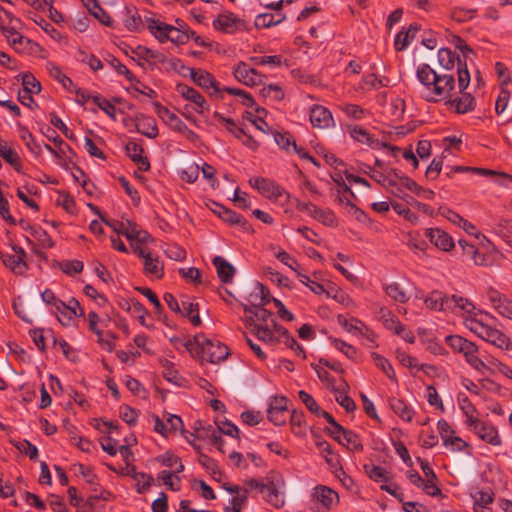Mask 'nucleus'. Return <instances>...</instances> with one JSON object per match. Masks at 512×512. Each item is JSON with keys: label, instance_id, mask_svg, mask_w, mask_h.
<instances>
[{"label": "nucleus", "instance_id": "1", "mask_svg": "<svg viewBox=\"0 0 512 512\" xmlns=\"http://www.w3.org/2000/svg\"><path fill=\"white\" fill-rule=\"evenodd\" d=\"M417 78L427 90V101L438 102L453 97L455 79L452 74H438L428 64H421L417 68Z\"/></svg>", "mask_w": 512, "mask_h": 512}, {"label": "nucleus", "instance_id": "2", "mask_svg": "<svg viewBox=\"0 0 512 512\" xmlns=\"http://www.w3.org/2000/svg\"><path fill=\"white\" fill-rule=\"evenodd\" d=\"M284 486L283 476L277 471H270L264 481L256 479L245 481L244 491L247 493L249 490L257 489L269 504L279 508L284 505L283 492L281 491Z\"/></svg>", "mask_w": 512, "mask_h": 512}, {"label": "nucleus", "instance_id": "3", "mask_svg": "<svg viewBox=\"0 0 512 512\" xmlns=\"http://www.w3.org/2000/svg\"><path fill=\"white\" fill-rule=\"evenodd\" d=\"M426 306L435 311H451L455 314L472 313L475 309L473 303L468 299L453 294L446 295L440 291H432L425 299Z\"/></svg>", "mask_w": 512, "mask_h": 512}, {"label": "nucleus", "instance_id": "4", "mask_svg": "<svg viewBox=\"0 0 512 512\" xmlns=\"http://www.w3.org/2000/svg\"><path fill=\"white\" fill-rule=\"evenodd\" d=\"M146 24L150 33L160 42L171 41L177 45L185 44L190 39V35H195V32L189 30L184 24L175 27L154 18H147Z\"/></svg>", "mask_w": 512, "mask_h": 512}, {"label": "nucleus", "instance_id": "5", "mask_svg": "<svg viewBox=\"0 0 512 512\" xmlns=\"http://www.w3.org/2000/svg\"><path fill=\"white\" fill-rule=\"evenodd\" d=\"M187 348L196 350L197 355L202 361L210 363H219L225 360L228 355L227 346L218 341L208 339L202 333L195 335L193 341L187 343Z\"/></svg>", "mask_w": 512, "mask_h": 512}, {"label": "nucleus", "instance_id": "6", "mask_svg": "<svg viewBox=\"0 0 512 512\" xmlns=\"http://www.w3.org/2000/svg\"><path fill=\"white\" fill-rule=\"evenodd\" d=\"M457 76L458 88L461 96L448 99L447 104L455 108V111L458 114H465L474 110L476 105L474 97L471 94L464 92L470 84V73L465 63H459Z\"/></svg>", "mask_w": 512, "mask_h": 512}, {"label": "nucleus", "instance_id": "7", "mask_svg": "<svg viewBox=\"0 0 512 512\" xmlns=\"http://www.w3.org/2000/svg\"><path fill=\"white\" fill-rule=\"evenodd\" d=\"M466 326L478 337L499 349L509 350L512 345L510 338L504 332L483 323L481 320L469 319Z\"/></svg>", "mask_w": 512, "mask_h": 512}, {"label": "nucleus", "instance_id": "8", "mask_svg": "<svg viewBox=\"0 0 512 512\" xmlns=\"http://www.w3.org/2000/svg\"><path fill=\"white\" fill-rule=\"evenodd\" d=\"M446 343L455 352L463 354L467 363L479 372L487 369L486 364L478 357V347L471 341L459 336L451 335L446 337Z\"/></svg>", "mask_w": 512, "mask_h": 512}, {"label": "nucleus", "instance_id": "9", "mask_svg": "<svg viewBox=\"0 0 512 512\" xmlns=\"http://www.w3.org/2000/svg\"><path fill=\"white\" fill-rule=\"evenodd\" d=\"M338 503V493L326 485H317L311 490L310 504L315 512H329Z\"/></svg>", "mask_w": 512, "mask_h": 512}, {"label": "nucleus", "instance_id": "10", "mask_svg": "<svg viewBox=\"0 0 512 512\" xmlns=\"http://www.w3.org/2000/svg\"><path fill=\"white\" fill-rule=\"evenodd\" d=\"M135 253L143 260V272L147 277L161 279L164 276V263L160 257L148 249L136 247Z\"/></svg>", "mask_w": 512, "mask_h": 512}, {"label": "nucleus", "instance_id": "11", "mask_svg": "<svg viewBox=\"0 0 512 512\" xmlns=\"http://www.w3.org/2000/svg\"><path fill=\"white\" fill-rule=\"evenodd\" d=\"M296 209L307 213L309 216L326 226H336L337 220L335 214L330 209H323L311 202L295 201Z\"/></svg>", "mask_w": 512, "mask_h": 512}, {"label": "nucleus", "instance_id": "12", "mask_svg": "<svg viewBox=\"0 0 512 512\" xmlns=\"http://www.w3.org/2000/svg\"><path fill=\"white\" fill-rule=\"evenodd\" d=\"M328 434L333 437L340 445L346 447L351 452H360L363 450L362 442L359 436L341 426V429H327Z\"/></svg>", "mask_w": 512, "mask_h": 512}, {"label": "nucleus", "instance_id": "13", "mask_svg": "<svg viewBox=\"0 0 512 512\" xmlns=\"http://www.w3.org/2000/svg\"><path fill=\"white\" fill-rule=\"evenodd\" d=\"M249 183L252 187L257 189L260 194H262L264 197L268 199L277 200L284 194H287L289 196V194L285 191L283 187H281L279 184L268 178H251L249 180Z\"/></svg>", "mask_w": 512, "mask_h": 512}, {"label": "nucleus", "instance_id": "14", "mask_svg": "<svg viewBox=\"0 0 512 512\" xmlns=\"http://www.w3.org/2000/svg\"><path fill=\"white\" fill-rule=\"evenodd\" d=\"M233 75L239 82L249 87L258 86L264 80V75L242 61L234 66Z\"/></svg>", "mask_w": 512, "mask_h": 512}, {"label": "nucleus", "instance_id": "15", "mask_svg": "<svg viewBox=\"0 0 512 512\" xmlns=\"http://www.w3.org/2000/svg\"><path fill=\"white\" fill-rule=\"evenodd\" d=\"M487 299L501 317L512 322V299L494 288L487 290Z\"/></svg>", "mask_w": 512, "mask_h": 512}, {"label": "nucleus", "instance_id": "16", "mask_svg": "<svg viewBox=\"0 0 512 512\" xmlns=\"http://www.w3.org/2000/svg\"><path fill=\"white\" fill-rule=\"evenodd\" d=\"M272 325H254L251 331L257 337L258 340L270 347H275L281 343V337L276 331L277 327H282L277 324L274 320H271Z\"/></svg>", "mask_w": 512, "mask_h": 512}, {"label": "nucleus", "instance_id": "17", "mask_svg": "<svg viewBox=\"0 0 512 512\" xmlns=\"http://www.w3.org/2000/svg\"><path fill=\"white\" fill-rule=\"evenodd\" d=\"M309 118L315 128L326 129L335 125L331 111L322 105H313L310 108Z\"/></svg>", "mask_w": 512, "mask_h": 512}, {"label": "nucleus", "instance_id": "18", "mask_svg": "<svg viewBox=\"0 0 512 512\" xmlns=\"http://www.w3.org/2000/svg\"><path fill=\"white\" fill-rule=\"evenodd\" d=\"M288 400L283 396L274 397L267 410L268 419L275 425H282L286 422Z\"/></svg>", "mask_w": 512, "mask_h": 512}, {"label": "nucleus", "instance_id": "19", "mask_svg": "<svg viewBox=\"0 0 512 512\" xmlns=\"http://www.w3.org/2000/svg\"><path fill=\"white\" fill-rule=\"evenodd\" d=\"M19 24L20 23H15L10 27H2V31L10 46L16 52L22 53L28 48L29 45H31V41L17 32Z\"/></svg>", "mask_w": 512, "mask_h": 512}, {"label": "nucleus", "instance_id": "20", "mask_svg": "<svg viewBox=\"0 0 512 512\" xmlns=\"http://www.w3.org/2000/svg\"><path fill=\"white\" fill-rule=\"evenodd\" d=\"M425 235L431 243L445 252L450 251L455 246L453 238L439 228L426 229Z\"/></svg>", "mask_w": 512, "mask_h": 512}, {"label": "nucleus", "instance_id": "21", "mask_svg": "<svg viewBox=\"0 0 512 512\" xmlns=\"http://www.w3.org/2000/svg\"><path fill=\"white\" fill-rule=\"evenodd\" d=\"M159 117L171 129L179 133H186L188 136H193L194 132L191 131L187 125L172 111L166 107H160L158 110Z\"/></svg>", "mask_w": 512, "mask_h": 512}, {"label": "nucleus", "instance_id": "22", "mask_svg": "<svg viewBox=\"0 0 512 512\" xmlns=\"http://www.w3.org/2000/svg\"><path fill=\"white\" fill-rule=\"evenodd\" d=\"M128 157L138 165L139 170L148 171L150 169V162L147 157L143 156L142 146L134 140L127 142L125 146Z\"/></svg>", "mask_w": 512, "mask_h": 512}, {"label": "nucleus", "instance_id": "23", "mask_svg": "<svg viewBox=\"0 0 512 512\" xmlns=\"http://www.w3.org/2000/svg\"><path fill=\"white\" fill-rule=\"evenodd\" d=\"M418 461L420 463V467L422 469V472L425 476V479L427 480V484L424 486V492L429 496H440L441 490L437 486L438 478L436 474L434 473L433 469L431 468L428 461L423 460L421 458H418Z\"/></svg>", "mask_w": 512, "mask_h": 512}, {"label": "nucleus", "instance_id": "24", "mask_svg": "<svg viewBox=\"0 0 512 512\" xmlns=\"http://www.w3.org/2000/svg\"><path fill=\"white\" fill-rule=\"evenodd\" d=\"M190 72L192 80L200 87L209 90L213 89L214 92H218L221 89L218 87V82L215 80L212 74L202 69L187 68Z\"/></svg>", "mask_w": 512, "mask_h": 512}, {"label": "nucleus", "instance_id": "25", "mask_svg": "<svg viewBox=\"0 0 512 512\" xmlns=\"http://www.w3.org/2000/svg\"><path fill=\"white\" fill-rule=\"evenodd\" d=\"M177 92L186 100L191 101L198 113H203L206 108V100L196 89L189 87L185 84H179L176 87Z\"/></svg>", "mask_w": 512, "mask_h": 512}, {"label": "nucleus", "instance_id": "26", "mask_svg": "<svg viewBox=\"0 0 512 512\" xmlns=\"http://www.w3.org/2000/svg\"><path fill=\"white\" fill-rule=\"evenodd\" d=\"M347 131L351 138L355 141L365 144L373 149H378L382 146H386V144L380 142L378 139L374 138L370 133H368L365 129L359 126H348Z\"/></svg>", "mask_w": 512, "mask_h": 512}, {"label": "nucleus", "instance_id": "27", "mask_svg": "<svg viewBox=\"0 0 512 512\" xmlns=\"http://www.w3.org/2000/svg\"><path fill=\"white\" fill-rule=\"evenodd\" d=\"M458 243L462 248L463 254L467 256L475 265H489V257L486 253L481 252L473 244L468 243L466 240L460 239Z\"/></svg>", "mask_w": 512, "mask_h": 512}, {"label": "nucleus", "instance_id": "28", "mask_svg": "<svg viewBox=\"0 0 512 512\" xmlns=\"http://www.w3.org/2000/svg\"><path fill=\"white\" fill-rule=\"evenodd\" d=\"M148 17H145L143 20L138 13V10L134 6H128L125 8V16H124V25L125 27L132 32H139L143 30L145 27H147L146 19Z\"/></svg>", "mask_w": 512, "mask_h": 512}, {"label": "nucleus", "instance_id": "29", "mask_svg": "<svg viewBox=\"0 0 512 512\" xmlns=\"http://www.w3.org/2000/svg\"><path fill=\"white\" fill-rule=\"evenodd\" d=\"M241 20L238 19L233 13L220 14L217 19L213 21L215 29L225 33H234L237 29Z\"/></svg>", "mask_w": 512, "mask_h": 512}, {"label": "nucleus", "instance_id": "30", "mask_svg": "<svg viewBox=\"0 0 512 512\" xmlns=\"http://www.w3.org/2000/svg\"><path fill=\"white\" fill-rule=\"evenodd\" d=\"M243 309L245 313L250 314V326L254 325H269L268 321L272 317V313L264 308V306L260 307H250L246 304L243 305Z\"/></svg>", "mask_w": 512, "mask_h": 512}, {"label": "nucleus", "instance_id": "31", "mask_svg": "<svg viewBox=\"0 0 512 512\" xmlns=\"http://www.w3.org/2000/svg\"><path fill=\"white\" fill-rule=\"evenodd\" d=\"M481 440L493 445L498 446L501 444V438L497 429L488 423L482 422L478 428L473 431Z\"/></svg>", "mask_w": 512, "mask_h": 512}, {"label": "nucleus", "instance_id": "32", "mask_svg": "<svg viewBox=\"0 0 512 512\" xmlns=\"http://www.w3.org/2000/svg\"><path fill=\"white\" fill-rule=\"evenodd\" d=\"M419 30L420 26L416 23H413L406 30L402 29L399 31L395 37L394 42L396 50H404L414 40Z\"/></svg>", "mask_w": 512, "mask_h": 512}, {"label": "nucleus", "instance_id": "33", "mask_svg": "<svg viewBox=\"0 0 512 512\" xmlns=\"http://www.w3.org/2000/svg\"><path fill=\"white\" fill-rule=\"evenodd\" d=\"M271 301L269 290L261 283L257 282L248 296L250 307L265 306Z\"/></svg>", "mask_w": 512, "mask_h": 512}, {"label": "nucleus", "instance_id": "34", "mask_svg": "<svg viewBox=\"0 0 512 512\" xmlns=\"http://www.w3.org/2000/svg\"><path fill=\"white\" fill-rule=\"evenodd\" d=\"M213 265L216 268L217 275L223 283H230L235 275V268L223 257L216 256L213 259Z\"/></svg>", "mask_w": 512, "mask_h": 512}, {"label": "nucleus", "instance_id": "35", "mask_svg": "<svg viewBox=\"0 0 512 512\" xmlns=\"http://www.w3.org/2000/svg\"><path fill=\"white\" fill-rule=\"evenodd\" d=\"M348 384L345 381H342L341 384L337 387H333L332 391L336 393L335 400L339 405H341L346 412L351 413L356 409V404L354 400L347 395Z\"/></svg>", "mask_w": 512, "mask_h": 512}, {"label": "nucleus", "instance_id": "36", "mask_svg": "<svg viewBox=\"0 0 512 512\" xmlns=\"http://www.w3.org/2000/svg\"><path fill=\"white\" fill-rule=\"evenodd\" d=\"M182 316L187 317L194 326L201 324L199 316V305L196 302L191 301L189 298L181 300V312Z\"/></svg>", "mask_w": 512, "mask_h": 512}, {"label": "nucleus", "instance_id": "37", "mask_svg": "<svg viewBox=\"0 0 512 512\" xmlns=\"http://www.w3.org/2000/svg\"><path fill=\"white\" fill-rule=\"evenodd\" d=\"M389 404L393 412L402 420L410 422L414 416V410L404 400L399 398H391Z\"/></svg>", "mask_w": 512, "mask_h": 512}, {"label": "nucleus", "instance_id": "38", "mask_svg": "<svg viewBox=\"0 0 512 512\" xmlns=\"http://www.w3.org/2000/svg\"><path fill=\"white\" fill-rule=\"evenodd\" d=\"M133 53L139 59L147 61L149 64H160L164 63L166 57L163 53L155 51L144 46H138L133 50Z\"/></svg>", "mask_w": 512, "mask_h": 512}, {"label": "nucleus", "instance_id": "39", "mask_svg": "<svg viewBox=\"0 0 512 512\" xmlns=\"http://www.w3.org/2000/svg\"><path fill=\"white\" fill-rule=\"evenodd\" d=\"M0 156L18 172L22 169V163L18 153L0 139Z\"/></svg>", "mask_w": 512, "mask_h": 512}, {"label": "nucleus", "instance_id": "40", "mask_svg": "<svg viewBox=\"0 0 512 512\" xmlns=\"http://www.w3.org/2000/svg\"><path fill=\"white\" fill-rule=\"evenodd\" d=\"M57 310H63L68 314L67 322H71L74 317H82L84 316V310L80 306V303L77 299L71 298L68 303L57 302Z\"/></svg>", "mask_w": 512, "mask_h": 512}, {"label": "nucleus", "instance_id": "41", "mask_svg": "<svg viewBox=\"0 0 512 512\" xmlns=\"http://www.w3.org/2000/svg\"><path fill=\"white\" fill-rule=\"evenodd\" d=\"M337 322L346 331L355 335H363V329L367 330V327L364 325V323L358 320L357 318L347 319L343 315H338Z\"/></svg>", "mask_w": 512, "mask_h": 512}, {"label": "nucleus", "instance_id": "42", "mask_svg": "<svg viewBox=\"0 0 512 512\" xmlns=\"http://www.w3.org/2000/svg\"><path fill=\"white\" fill-rule=\"evenodd\" d=\"M2 261L6 267H8L14 274L22 275L28 269V265L25 260L16 255H1Z\"/></svg>", "mask_w": 512, "mask_h": 512}, {"label": "nucleus", "instance_id": "43", "mask_svg": "<svg viewBox=\"0 0 512 512\" xmlns=\"http://www.w3.org/2000/svg\"><path fill=\"white\" fill-rule=\"evenodd\" d=\"M82 3L87 10L93 15L100 23L110 25V17L106 11L98 4V0H82Z\"/></svg>", "mask_w": 512, "mask_h": 512}, {"label": "nucleus", "instance_id": "44", "mask_svg": "<svg viewBox=\"0 0 512 512\" xmlns=\"http://www.w3.org/2000/svg\"><path fill=\"white\" fill-rule=\"evenodd\" d=\"M221 210H223V213H220V218L223 219V221L232 225H240L246 231L250 230V224L242 215L225 207H221Z\"/></svg>", "mask_w": 512, "mask_h": 512}, {"label": "nucleus", "instance_id": "45", "mask_svg": "<svg viewBox=\"0 0 512 512\" xmlns=\"http://www.w3.org/2000/svg\"><path fill=\"white\" fill-rule=\"evenodd\" d=\"M157 462L163 466L169 467L173 469L175 473H180L184 470V466L179 457L174 455L173 453L166 452L162 455H159L156 458Z\"/></svg>", "mask_w": 512, "mask_h": 512}, {"label": "nucleus", "instance_id": "46", "mask_svg": "<svg viewBox=\"0 0 512 512\" xmlns=\"http://www.w3.org/2000/svg\"><path fill=\"white\" fill-rule=\"evenodd\" d=\"M372 360L375 363V365L382 370V372L392 381L397 382L395 371L389 362L388 359L383 357L382 355L373 352L371 354Z\"/></svg>", "mask_w": 512, "mask_h": 512}, {"label": "nucleus", "instance_id": "47", "mask_svg": "<svg viewBox=\"0 0 512 512\" xmlns=\"http://www.w3.org/2000/svg\"><path fill=\"white\" fill-rule=\"evenodd\" d=\"M384 291L390 298L400 303H406L410 298L406 291L396 282L386 284Z\"/></svg>", "mask_w": 512, "mask_h": 512}, {"label": "nucleus", "instance_id": "48", "mask_svg": "<svg viewBox=\"0 0 512 512\" xmlns=\"http://www.w3.org/2000/svg\"><path fill=\"white\" fill-rule=\"evenodd\" d=\"M126 238L130 241L135 240L139 243H148L153 241L151 235L147 231L141 229L133 221H131V226L129 227Z\"/></svg>", "mask_w": 512, "mask_h": 512}, {"label": "nucleus", "instance_id": "49", "mask_svg": "<svg viewBox=\"0 0 512 512\" xmlns=\"http://www.w3.org/2000/svg\"><path fill=\"white\" fill-rule=\"evenodd\" d=\"M285 20V15L278 13V20H275V15L272 13L259 14L255 19V26L257 28H269L278 25Z\"/></svg>", "mask_w": 512, "mask_h": 512}, {"label": "nucleus", "instance_id": "50", "mask_svg": "<svg viewBox=\"0 0 512 512\" xmlns=\"http://www.w3.org/2000/svg\"><path fill=\"white\" fill-rule=\"evenodd\" d=\"M222 91L237 97L238 101L246 107H253L255 105V101H254L253 97L248 92H246L242 89L232 88V87H223Z\"/></svg>", "mask_w": 512, "mask_h": 512}, {"label": "nucleus", "instance_id": "51", "mask_svg": "<svg viewBox=\"0 0 512 512\" xmlns=\"http://www.w3.org/2000/svg\"><path fill=\"white\" fill-rule=\"evenodd\" d=\"M30 228V235L34 237L41 247L43 248H52L54 246V242L51 239V237L48 235V233L43 230L39 226H29Z\"/></svg>", "mask_w": 512, "mask_h": 512}, {"label": "nucleus", "instance_id": "52", "mask_svg": "<svg viewBox=\"0 0 512 512\" xmlns=\"http://www.w3.org/2000/svg\"><path fill=\"white\" fill-rule=\"evenodd\" d=\"M214 117L222 126L226 128L228 132L234 135L237 139H241L242 134H244V130L239 128L233 119L226 118L218 113H216Z\"/></svg>", "mask_w": 512, "mask_h": 512}, {"label": "nucleus", "instance_id": "53", "mask_svg": "<svg viewBox=\"0 0 512 512\" xmlns=\"http://www.w3.org/2000/svg\"><path fill=\"white\" fill-rule=\"evenodd\" d=\"M137 130L141 134L151 139L157 137L158 135V128L156 123L151 118H146L142 122L138 123Z\"/></svg>", "mask_w": 512, "mask_h": 512}, {"label": "nucleus", "instance_id": "54", "mask_svg": "<svg viewBox=\"0 0 512 512\" xmlns=\"http://www.w3.org/2000/svg\"><path fill=\"white\" fill-rule=\"evenodd\" d=\"M290 424L292 432L295 435L302 436L305 434V421L304 415L301 412L293 411L290 417Z\"/></svg>", "mask_w": 512, "mask_h": 512}, {"label": "nucleus", "instance_id": "55", "mask_svg": "<svg viewBox=\"0 0 512 512\" xmlns=\"http://www.w3.org/2000/svg\"><path fill=\"white\" fill-rule=\"evenodd\" d=\"M404 174L396 169H390L387 171L386 179L380 180V185L388 188V187H397V185H402V178H406Z\"/></svg>", "mask_w": 512, "mask_h": 512}, {"label": "nucleus", "instance_id": "56", "mask_svg": "<svg viewBox=\"0 0 512 512\" xmlns=\"http://www.w3.org/2000/svg\"><path fill=\"white\" fill-rule=\"evenodd\" d=\"M332 473L342 472L340 456L332 448L322 454Z\"/></svg>", "mask_w": 512, "mask_h": 512}, {"label": "nucleus", "instance_id": "57", "mask_svg": "<svg viewBox=\"0 0 512 512\" xmlns=\"http://www.w3.org/2000/svg\"><path fill=\"white\" fill-rule=\"evenodd\" d=\"M78 61L88 65L93 71L102 69L103 64L101 60L93 54H88L85 51H79L77 56Z\"/></svg>", "mask_w": 512, "mask_h": 512}, {"label": "nucleus", "instance_id": "58", "mask_svg": "<svg viewBox=\"0 0 512 512\" xmlns=\"http://www.w3.org/2000/svg\"><path fill=\"white\" fill-rule=\"evenodd\" d=\"M249 60L256 66L270 65L273 67H279L282 64V57L280 55L272 56H253Z\"/></svg>", "mask_w": 512, "mask_h": 512}, {"label": "nucleus", "instance_id": "59", "mask_svg": "<svg viewBox=\"0 0 512 512\" xmlns=\"http://www.w3.org/2000/svg\"><path fill=\"white\" fill-rule=\"evenodd\" d=\"M133 478L136 481L138 493H144L148 491L154 481L153 477L146 473H134Z\"/></svg>", "mask_w": 512, "mask_h": 512}, {"label": "nucleus", "instance_id": "60", "mask_svg": "<svg viewBox=\"0 0 512 512\" xmlns=\"http://www.w3.org/2000/svg\"><path fill=\"white\" fill-rule=\"evenodd\" d=\"M102 221L109 226L113 231H115L118 235H124L125 237L128 234L129 227L131 226V220L126 219L124 221H114V220H106L102 216H100Z\"/></svg>", "mask_w": 512, "mask_h": 512}, {"label": "nucleus", "instance_id": "61", "mask_svg": "<svg viewBox=\"0 0 512 512\" xmlns=\"http://www.w3.org/2000/svg\"><path fill=\"white\" fill-rule=\"evenodd\" d=\"M22 85L24 91L38 94L41 91V84L37 79L30 73H24L22 75Z\"/></svg>", "mask_w": 512, "mask_h": 512}, {"label": "nucleus", "instance_id": "62", "mask_svg": "<svg viewBox=\"0 0 512 512\" xmlns=\"http://www.w3.org/2000/svg\"><path fill=\"white\" fill-rule=\"evenodd\" d=\"M438 61L440 65L446 70L454 67L455 57L453 52L448 48H441L438 51Z\"/></svg>", "mask_w": 512, "mask_h": 512}, {"label": "nucleus", "instance_id": "63", "mask_svg": "<svg viewBox=\"0 0 512 512\" xmlns=\"http://www.w3.org/2000/svg\"><path fill=\"white\" fill-rule=\"evenodd\" d=\"M476 12V9L456 7L451 11V17L457 22H466L473 19L476 15Z\"/></svg>", "mask_w": 512, "mask_h": 512}, {"label": "nucleus", "instance_id": "64", "mask_svg": "<svg viewBox=\"0 0 512 512\" xmlns=\"http://www.w3.org/2000/svg\"><path fill=\"white\" fill-rule=\"evenodd\" d=\"M175 474L176 473L174 471L163 470L158 474V478L171 490H178L180 479L175 477Z\"/></svg>", "mask_w": 512, "mask_h": 512}]
</instances>
